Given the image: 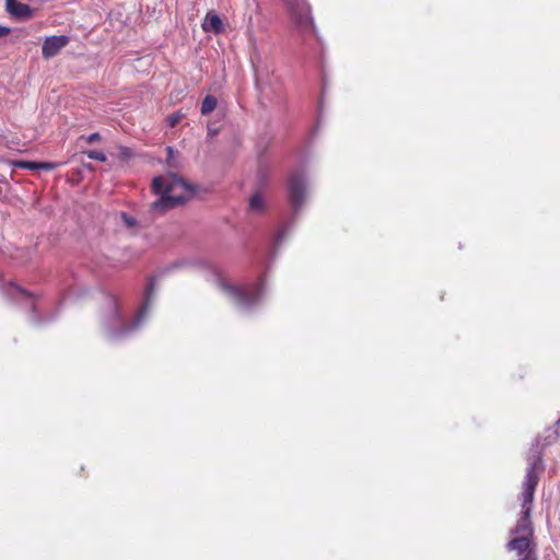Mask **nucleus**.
Returning <instances> with one entry per match:
<instances>
[{
	"mask_svg": "<svg viewBox=\"0 0 560 560\" xmlns=\"http://www.w3.org/2000/svg\"><path fill=\"white\" fill-rule=\"evenodd\" d=\"M539 481L538 467L532 464L523 481L522 499V516L517 520L513 529H511V539L506 542L505 548L512 550L520 559L530 556L538 550V544L535 540V528L530 521L534 494Z\"/></svg>",
	"mask_w": 560,
	"mask_h": 560,
	"instance_id": "nucleus-1",
	"label": "nucleus"
},
{
	"mask_svg": "<svg viewBox=\"0 0 560 560\" xmlns=\"http://www.w3.org/2000/svg\"><path fill=\"white\" fill-rule=\"evenodd\" d=\"M153 190L160 198L152 203V209L163 212L184 202L192 195L191 187L174 174L158 176L153 179Z\"/></svg>",
	"mask_w": 560,
	"mask_h": 560,
	"instance_id": "nucleus-2",
	"label": "nucleus"
},
{
	"mask_svg": "<svg viewBox=\"0 0 560 560\" xmlns=\"http://www.w3.org/2000/svg\"><path fill=\"white\" fill-rule=\"evenodd\" d=\"M214 283L226 294L240 308L248 310L256 305L264 293V284L236 285L231 283L218 270L213 271Z\"/></svg>",
	"mask_w": 560,
	"mask_h": 560,
	"instance_id": "nucleus-3",
	"label": "nucleus"
},
{
	"mask_svg": "<svg viewBox=\"0 0 560 560\" xmlns=\"http://www.w3.org/2000/svg\"><path fill=\"white\" fill-rule=\"evenodd\" d=\"M155 291L156 290H155L154 282L150 281L148 283L147 288H145V298H144L143 305L140 308L137 317L130 324H125L124 323L122 314L120 313V311L118 310L116 304L113 305V312H114L113 313V320H114L115 324H121L122 325L121 329L117 332V335L128 334V332L135 330L137 327H139V325L145 318V316H147V314L149 312V308H150V305H151V303L153 301Z\"/></svg>",
	"mask_w": 560,
	"mask_h": 560,
	"instance_id": "nucleus-4",
	"label": "nucleus"
},
{
	"mask_svg": "<svg viewBox=\"0 0 560 560\" xmlns=\"http://www.w3.org/2000/svg\"><path fill=\"white\" fill-rule=\"evenodd\" d=\"M296 25L302 30L313 28L311 8L306 0H284Z\"/></svg>",
	"mask_w": 560,
	"mask_h": 560,
	"instance_id": "nucleus-5",
	"label": "nucleus"
},
{
	"mask_svg": "<svg viewBox=\"0 0 560 560\" xmlns=\"http://www.w3.org/2000/svg\"><path fill=\"white\" fill-rule=\"evenodd\" d=\"M289 197L292 206L299 208L306 197L305 178L301 173H292L288 182Z\"/></svg>",
	"mask_w": 560,
	"mask_h": 560,
	"instance_id": "nucleus-6",
	"label": "nucleus"
},
{
	"mask_svg": "<svg viewBox=\"0 0 560 560\" xmlns=\"http://www.w3.org/2000/svg\"><path fill=\"white\" fill-rule=\"evenodd\" d=\"M69 43V37L65 35L47 37L42 47L43 57L49 59L56 56Z\"/></svg>",
	"mask_w": 560,
	"mask_h": 560,
	"instance_id": "nucleus-7",
	"label": "nucleus"
},
{
	"mask_svg": "<svg viewBox=\"0 0 560 560\" xmlns=\"http://www.w3.org/2000/svg\"><path fill=\"white\" fill-rule=\"evenodd\" d=\"M8 12L19 19H28L32 16L30 5L19 2L18 0H7Z\"/></svg>",
	"mask_w": 560,
	"mask_h": 560,
	"instance_id": "nucleus-8",
	"label": "nucleus"
},
{
	"mask_svg": "<svg viewBox=\"0 0 560 560\" xmlns=\"http://www.w3.org/2000/svg\"><path fill=\"white\" fill-rule=\"evenodd\" d=\"M202 30L207 33L212 32L219 34L223 32V22L218 14L208 13L202 22Z\"/></svg>",
	"mask_w": 560,
	"mask_h": 560,
	"instance_id": "nucleus-9",
	"label": "nucleus"
},
{
	"mask_svg": "<svg viewBox=\"0 0 560 560\" xmlns=\"http://www.w3.org/2000/svg\"><path fill=\"white\" fill-rule=\"evenodd\" d=\"M217 98L212 95H207L202 103H201V108H200V112L202 115H208L210 113H212L215 107H217Z\"/></svg>",
	"mask_w": 560,
	"mask_h": 560,
	"instance_id": "nucleus-10",
	"label": "nucleus"
},
{
	"mask_svg": "<svg viewBox=\"0 0 560 560\" xmlns=\"http://www.w3.org/2000/svg\"><path fill=\"white\" fill-rule=\"evenodd\" d=\"M265 199L260 194H255L249 199V208L253 212H260L265 209Z\"/></svg>",
	"mask_w": 560,
	"mask_h": 560,
	"instance_id": "nucleus-11",
	"label": "nucleus"
},
{
	"mask_svg": "<svg viewBox=\"0 0 560 560\" xmlns=\"http://www.w3.org/2000/svg\"><path fill=\"white\" fill-rule=\"evenodd\" d=\"M13 165L19 168H25V170H38V164L36 162H30V161H15L13 162Z\"/></svg>",
	"mask_w": 560,
	"mask_h": 560,
	"instance_id": "nucleus-12",
	"label": "nucleus"
},
{
	"mask_svg": "<svg viewBox=\"0 0 560 560\" xmlns=\"http://www.w3.org/2000/svg\"><path fill=\"white\" fill-rule=\"evenodd\" d=\"M85 154L91 160H96V161H101V162L106 161V155L101 151H88V152H85Z\"/></svg>",
	"mask_w": 560,
	"mask_h": 560,
	"instance_id": "nucleus-13",
	"label": "nucleus"
},
{
	"mask_svg": "<svg viewBox=\"0 0 560 560\" xmlns=\"http://www.w3.org/2000/svg\"><path fill=\"white\" fill-rule=\"evenodd\" d=\"M183 117L184 116L180 113H175V114L168 116V118H167L168 125L171 127L176 126L183 119Z\"/></svg>",
	"mask_w": 560,
	"mask_h": 560,
	"instance_id": "nucleus-14",
	"label": "nucleus"
},
{
	"mask_svg": "<svg viewBox=\"0 0 560 560\" xmlns=\"http://www.w3.org/2000/svg\"><path fill=\"white\" fill-rule=\"evenodd\" d=\"M121 220L127 228H133L136 225V220L126 213H121Z\"/></svg>",
	"mask_w": 560,
	"mask_h": 560,
	"instance_id": "nucleus-15",
	"label": "nucleus"
},
{
	"mask_svg": "<svg viewBox=\"0 0 560 560\" xmlns=\"http://www.w3.org/2000/svg\"><path fill=\"white\" fill-rule=\"evenodd\" d=\"M101 139V136L98 132H94V133H91L88 138H86V141L89 143H93V142H96Z\"/></svg>",
	"mask_w": 560,
	"mask_h": 560,
	"instance_id": "nucleus-16",
	"label": "nucleus"
},
{
	"mask_svg": "<svg viewBox=\"0 0 560 560\" xmlns=\"http://www.w3.org/2000/svg\"><path fill=\"white\" fill-rule=\"evenodd\" d=\"M37 164H38V170L39 168L52 170L55 167V164H52V163H37Z\"/></svg>",
	"mask_w": 560,
	"mask_h": 560,
	"instance_id": "nucleus-17",
	"label": "nucleus"
},
{
	"mask_svg": "<svg viewBox=\"0 0 560 560\" xmlns=\"http://www.w3.org/2000/svg\"><path fill=\"white\" fill-rule=\"evenodd\" d=\"M9 33H10V28L9 27L0 25V37H3L5 35H8Z\"/></svg>",
	"mask_w": 560,
	"mask_h": 560,
	"instance_id": "nucleus-18",
	"label": "nucleus"
},
{
	"mask_svg": "<svg viewBox=\"0 0 560 560\" xmlns=\"http://www.w3.org/2000/svg\"><path fill=\"white\" fill-rule=\"evenodd\" d=\"M521 560H538V551L532 552L527 558Z\"/></svg>",
	"mask_w": 560,
	"mask_h": 560,
	"instance_id": "nucleus-19",
	"label": "nucleus"
},
{
	"mask_svg": "<svg viewBox=\"0 0 560 560\" xmlns=\"http://www.w3.org/2000/svg\"><path fill=\"white\" fill-rule=\"evenodd\" d=\"M167 153H168V163L171 164V160L173 159V155H174V150L172 148H167Z\"/></svg>",
	"mask_w": 560,
	"mask_h": 560,
	"instance_id": "nucleus-20",
	"label": "nucleus"
},
{
	"mask_svg": "<svg viewBox=\"0 0 560 560\" xmlns=\"http://www.w3.org/2000/svg\"><path fill=\"white\" fill-rule=\"evenodd\" d=\"M282 238H283V234H282V233H280V234L277 236V243H280Z\"/></svg>",
	"mask_w": 560,
	"mask_h": 560,
	"instance_id": "nucleus-21",
	"label": "nucleus"
},
{
	"mask_svg": "<svg viewBox=\"0 0 560 560\" xmlns=\"http://www.w3.org/2000/svg\"><path fill=\"white\" fill-rule=\"evenodd\" d=\"M209 133H213L214 135L215 133L214 129H210L209 128Z\"/></svg>",
	"mask_w": 560,
	"mask_h": 560,
	"instance_id": "nucleus-22",
	"label": "nucleus"
}]
</instances>
